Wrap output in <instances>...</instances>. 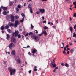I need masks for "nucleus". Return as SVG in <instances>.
<instances>
[{
  "label": "nucleus",
  "instance_id": "obj_33",
  "mask_svg": "<svg viewBox=\"0 0 76 76\" xmlns=\"http://www.w3.org/2000/svg\"><path fill=\"white\" fill-rule=\"evenodd\" d=\"M15 19H18L19 18V16H15Z\"/></svg>",
  "mask_w": 76,
  "mask_h": 76
},
{
  "label": "nucleus",
  "instance_id": "obj_14",
  "mask_svg": "<svg viewBox=\"0 0 76 76\" xmlns=\"http://www.w3.org/2000/svg\"><path fill=\"white\" fill-rule=\"evenodd\" d=\"M4 7L3 6H1V7H0V15H1V9H4Z\"/></svg>",
  "mask_w": 76,
  "mask_h": 76
},
{
  "label": "nucleus",
  "instance_id": "obj_32",
  "mask_svg": "<svg viewBox=\"0 0 76 76\" xmlns=\"http://www.w3.org/2000/svg\"><path fill=\"white\" fill-rule=\"evenodd\" d=\"M70 52L71 53H72V52H74V48L71 49L70 50Z\"/></svg>",
  "mask_w": 76,
  "mask_h": 76
},
{
  "label": "nucleus",
  "instance_id": "obj_1",
  "mask_svg": "<svg viewBox=\"0 0 76 76\" xmlns=\"http://www.w3.org/2000/svg\"><path fill=\"white\" fill-rule=\"evenodd\" d=\"M28 34H29V35H31L32 38L34 39L35 42H38V41L39 40V38L38 37L36 36L35 34H33V33L32 32L29 33Z\"/></svg>",
  "mask_w": 76,
  "mask_h": 76
},
{
  "label": "nucleus",
  "instance_id": "obj_36",
  "mask_svg": "<svg viewBox=\"0 0 76 76\" xmlns=\"http://www.w3.org/2000/svg\"><path fill=\"white\" fill-rule=\"evenodd\" d=\"M43 28H44V29H48V27H47L46 26H44L43 27Z\"/></svg>",
  "mask_w": 76,
  "mask_h": 76
},
{
  "label": "nucleus",
  "instance_id": "obj_21",
  "mask_svg": "<svg viewBox=\"0 0 76 76\" xmlns=\"http://www.w3.org/2000/svg\"><path fill=\"white\" fill-rule=\"evenodd\" d=\"M31 29H34V27L33 25H32V24H31Z\"/></svg>",
  "mask_w": 76,
  "mask_h": 76
},
{
  "label": "nucleus",
  "instance_id": "obj_10",
  "mask_svg": "<svg viewBox=\"0 0 76 76\" xmlns=\"http://www.w3.org/2000/svg\"><path fill=\"white\" fill-rule=\"evenodd\" d=\"M7 40H9V39H10V35H9V34H7Z\"/></svg>",
  "mask_w": 76,
  "mask_h": 76
},
{
  "label": "nucleus",
  "instance_id": "obj_35",
  "mask_svg": "<svg viewBox=\"0 0 76 76\" xmlns=\"http://www.w3.org/2000/svg\"><path fill=\"white\" fill-rule=\"evenodd\" d=\"M17 7L18 8H21V5H18L17 6Z\"/></svg>",
  "mask_w": 76,
  "mask_h": 76
},
{
  "label": "nucleus",
  "instance_id": "obj_18",
  "mask_svg": "<svg viewBox=\"0 0 76 76\" xmlns=\"http://www.w3.org/2000/svg\"><path fill=\"white\" fill-rule=\"evenodd\" d=\"M7 31L9 33H12V30L9 29H8Z\"/></svg>",
  "mask_w": 76,
  "mask_h": 76
},
{
  "label": "nucleus",
  "instance_id": "obj_56",
  "mask_svg": "<svg viewBox=\"0 0 76 76\" xmlns=\"http://www.w3.org/2000/svg\"><path fill=\"white\" fill-rule=\"evenodd\" d=\"M36 14L37 15H38V14H39V12H36Z\"/></svg>",
  "mask_w": 76,
  "mask_h": 76
},
{
  "label": "nucleus",
  "instance_id": "obj_26",
  "mask_svg": "<svg viewBox=\"0 0 76 76\" xmlns=\"http://www.w3.org/2000/svg\"><path fill=\"white\" fill-rule=\"evenodd\" d=\"M3 15H7V12H6V11H4L3 12Z\"/></svg>",
  "mask_w": 76,
  "mask_h": 76
},
{
  "label": "nucleus",
  "instance_id": "obj_41",
  "mask_svg": "<svg viewBox=\"0 0 76 76\" xmlns=\"http://www.w3.org/2000/svg\"><path fill=\"white\" fill-rule=\"evenodd\" d=\"M73 4L74 5V6H76V2H74L73 3Z\"/></svg>",
  "mask_w": 76,
  "mask_h": 76
},
{
  "label": "nucleus",
  "instance_id": "obj_49",
  "mask_svg": "<svg viewBox=\"0 0 76 76\" xmlns=\"http://www.w3.org/2000/svg\"><path fill=\"white\" fill-rule=\"evenodd\" d=\"M31 72H32V70H30L29 71H28V73H31Z\"/></svg>",
  "mask_w": 76,
  "mask_h": 76
},
{
  "label": "nucleus",
  "instance_id": "obj_30",
  "mask_svg": "<svg viewBox=\"0 0 76 76\" xmlns=\"http://www.w3.org/2000/svg\"><path fill=\"white\" fill-rule=\"evenodd\" d=\"M30 11L31 13H33V11H32V8L30 9Z\"/></svg>",
  "mask_w": 76,
  "mask_h": 76
},
{
  "label": "nucleus",
  "instance_id": "obj_43",
  "mask_svg": "<svg viewBox=\"0 0 76 76\" xmlns=\"http://www.w3.org/2000/svg\"><path fill=\"white\" fill-rule=\"evenodd\" d=\"M43 34V32H42V33L39 34V36H41Z\"/></svg>",
  "mask_w": 76,
  "mask_h": 76
},
{
  "label": "nucleus",
  "instance_id": "obj_52",
  "mask_svg": "<svg viewBox=\"0 0 76 76\" xmlns=\"http://www.w3.org/2000/svg\"><path fill=\"white\" fill-rule=\"evenodd\" d=\"M47 0H42V1H47Z\"/></svg>",
  "mask_w": 76,
  "mask_h": 76
},
{
  "label": "nucleus",
  "instance_id": "obj_29",
  "mask_svg": "<svg viewBox=\"0 0 76 76\" xmlns=\"http://www.w3.org/2000/svg\"><path fill=\"white\" fill-rule=\"evenodd\" d=\"M24 21V18H23L22 20H20V22H22V23H23V21Z\"/></svg>",
  "mask_w": 76,
  "mask_h": 76
},
{
  "label": "nucleus",
  "instance_id": "obj_37",
  "mask_svg": "<svg viewBox=\"0 0 76 76\" xmlns=\"http://www.w3.org/2000/svg\"><path fill=\"white\" fill-rule=\"evenodd\" d=\"M18 38H21V36L20 34H18Z\"/></svg>",
  "mask_w": 76,
  "mask_h": 76
},
{
  "label": "nucleus",
  "instance_id": "obj_39",
  "mask_svg": "<svg viewBox=\"0 0 76 76\" xmlns=\"http://www.w3.org/2000/svg\"><path fill=\"white\" fill-rule=\"evenodd\" d=\"M74 29H76V24H75L74 26Z\"/></svg>",
  "mask_w": 76,
  "mask_h": 76
},
{
  "label": "nucleus",
  "instance_id": "obj_17",
  "mask_svg": "<svg viewBox=\"0 0 76 76\" xmlns=\"http://www.w3.org/2000/svg\"><path fill=\"white\" fill-rule=\"evenodd\" d=\"M16 13H18L19 11V9L18 8H16Z\"/></svg>",
  "mask_w": 76,
  "mask_h": 76
},
{
  "label": "nucleus",
  "instance_id": "obj_3",
  "mask_svg": "<svg viewBox=\"0 0 76 76\" xmlns=\"http://www.w3.org/2000/svg\"><path fill=\"white\" fill-rule=\"evenodd\" d=\"M55 60H56V58H54L53 61H51V67H54L56 68V65L55 64Z\"/></svg>",
  "mask_w": 76,
  "mask_h": 76
},
{
  "label": "nucleus",
  "instance_id": "obj_31",
  "mask_svg": "<svg viewBox=\"0 0 76 76\" xmlns=\"http://www.w3.org/2000/svg\"><path fill=\"white\" fill-rule=\"evenodd\" d=\"M28 7L29 8H30V9H32V6H31V4L28 5Z\"/></svg>",
  "mask_w": 76,
  "mask_h": 76
},
{
  "label": "nucleus",
  "instance_id": "obj_61",
  "mask_svg": "<svg viewBox=\"0 0 76 76\" xmlns=\"http://www.w3.org/2000/svg\"><path fill=\"white\" fill-rule=\"evenodd\" d=\"M37 69H34V71H37Z\"/></svg>",
  "mask_w": 76,
  "mask_h": 76
},
{
  "label": "nucleus",
  "instance_id": "obj_34",
  "mask_svg": "<svg viewBox=\"0 0 76 76\" xmlns=\"http://www.w3.org/2000/svg\"><path fill=\"white\" fill-rule=\"evenodd\" d=\"M7 7H4L3 10H7Z\"/></svg>",
  "mask_w": 76,
  "mask_h": 76
},
{
  "label": "nucleus",
  "instance_id": "obj_22",
  "mask_svg": "<svg viewBox=\"0 0 76 76\" xmlns=\"http://www.w3.org/2000/svg\"><path fill=\"white\" fill-rule=\"evenodd\" d=\"M4 26H2L1 27V30H2V31H3V30H4Z\"/></svg>",
  "mask_w": 76,
  "mask_h": 76
},
{
  "label": "nucleus",
  "instance_id": "obj_62",
  "mask_svg": "<svg viewBox=\"0 0 76 76\" xmlns=\"http://www.w3.org/2000/svg\"><path fill=\"white\" fill-rule=\"evenodd\" d=\"M56 69H58V67H57L55 68Z\"/></svg>",
  "mask_w": 76,
  "mask_h": 76
},
{
  "label": "nucleus",
  "instance_id": "obj_25",
  "mask_svg": "<svg viewBox=\"0 0 76 76\" xmlns=\"http://www.w3.org/2000/svg\"><path fill=\"white\" fill-rule=\"evenodd\" d=\"M21 16H22V17H23V18H25V15L24 14H23V13H21Z\"/></svg>",
  "mask_w": 76,
  "mask_h": 76
},
{
  "label": "nucleus",
  "instance_id": "obj_2",
  "mask_svg": "<svg viewBox=\"0 0 76 76\" xmlns=\"http://www.w3.org/2000/svg\"><path fill=\"white\" fill-rule=\"evenodd\" d=\"M8 70L10 72V75L12 76V75H13L16 73V69H12L11 67H9L8 68Z\"/></svg>",
  "mask_w": 76,
  "mask_h": 76
},
{
  "label": "nucleus",
  "instance_id": "obj_12",
  "mask_svg": "<svg viewBox=\"0 0 76 76\" xmlns=\"http://www.w3.org/2000/svg\"><path fill=\"white\" fill-rule=\"evenodd\" d=\"M11 54L15 56V50H14L12 51L11 52Z\"/></svg>",
  "mask_w": 76,
  "mask_h": 76
},
{
  "label": "nucleus",
  "instance_id": "obj_64",
  "mask_svg": "<svg viewBox=\"0 0 76 76\" xmlns=\"http://www.w3.org/2000/svg\"><path fill=\"white\" fill-rule=\"evenodd\" d=\"M67 54H69V51H68L67 52Z\"/></svg>",
  "mask_w": 76,
  "mask_h": 76
},
{
  "label": "nucleus",
  "instance_id": "obj_48",
  "mask_svg": "<svg viewBox=\"0 0 76 76\" xmlns=\"http://www.w3.org/2000/svg\"><path fill=\"white\" fill-rule=\"evenodd\" d=\"M69 50H70V49L69 48H67L66 50V51H69Z\"/></svg>",
  "mask_w": 76,
  "mask_h": 76
},
{
  "label": "nucleus",
  "instance_id": "obj_63",
  "mask_svg": "<svg viewBox=\"0 0 76 76\" xmlns=\"http://www.w3.org/2000/svg\"><path fill=\"white\" fill-rule=\"evenodd\" d=\"M46 22H47L46 21H43V23H46Z\"/></svg>",
  "mask_w": 76,
  "mask_h": 76
},
{
  "label": "nucleus",
  "instance_id": "obj_16",
  "mask_svg": "<svg viewBox=\"0 0 76 76\" xmlns=\"http://www.w3.org/2000/svg\"><path fill=\"white\" fill-rule=\"evenodd\" d=\"M9 28V26L8 25H7L4 28L5 29H8V28Z\"/></svg>",
  "mask_w": 76,
  "mask_h": 76
},
{
  "label": "nucleus",
  "instance_id": "obj_15",
  "mask_svg": "<svg viewBox=\"0 0 76 76\" xmlns=\"http://www.w3.org/2000/svg\"><path fill=\"white\" fill-rule=\"evenodd\" d=\"M15 24H17V25H19V22L18 20H17L15 22Z\"/></svg>",
  "mask_w": 76,
  "mask_h": 76
},
{
  "label": "nucleus",
  "instance_id": "obj_57",
  "mask_svg": "<svg viewBox=\"0 0 76 76\" xmlns=\"http://www.w3.org/2000/svg\"><path fill=\"white\" fill-rule=\"evenodd\" d=\"M69 9L70 10H71L72 11H73V10H72V8H71V7H70L69 8Z\"/></svg>",
  "mask_w": 76,
  "mask_h": 76
},
{
  "label": "nucleus",
  "instance_id": "obj_53",
  "mask_svg": "<svg viewBox=\"0 0 76 76\" xmlns=\"http://www.w3.org/2000/svg\"><path fill=\"white\" fill-rule=\"evenodd\" d=\"M69 18H70V22H71L72 20V18H71V17H70Z\"/></svg>",
  "mask_w": 76,
  "mask_h": 76
},
{
  "label": "nucleus",
  "instance_id": "obj_6",
  "mask_svg": "<svg viewBox=\"0 0 76 76\" xmlns=\"http://www.w3.org/2000/svg\"><path fill=\"white\" fill-rule=\"evenodd\" d=\"M11 22H14L15 21V16H13V15H11Z\"/></svg>",
  "mask_w": 76,
  "mask_h": 76
},
{
  "label": "nucleus",
  "instance_id": "obj_44",
  "mask_svg": "<svg viewBox=\"0 0 76 76\" xmlns=\"http://www.w3.org/2000/svg\"><path fill=\"white\" fill-rule=\"evenodd\" d=\"M73 17H76V13H75L73 16Z\"/></svg>",
  "mask_w": 76,
  "mask_h": 76
},
{
  "label": "nucleus",
  "instance_id": "obj_20",
  "mask_svg": "<svg viewBox=\"0 0 76 76\" xmlns=\"http://www.w3.org/2000/svg\"><path fill=\"white\" fill-rule=\"evenodd\" d=\"M13 26H14L15 28H16V27L18 26V25L15 23V24H13Z\"/></svg>",
  "mask_w": 76,
  "mask_h": 76
},
{
  "label": "nucleus",
  "instance_id": "obj_27",
  "mask_svg": "<svg viewBox=\"0 0 76 76\" xmlns=\"http://www.w3.org/2000/svg\"><path fill=\"white\" fill-rule=\"evenodd\" d=\"M43 34H44V35H45V36H46V35H47V34L46 32H44V31H43Z\"/></svg>",
  "mask_w": 76,
  "mask_h": 76
},
{
  "label": "nucleus",
  "instance_id": "obj_23",
  "mask_svg": "<svg viewBox=\"0 0 76 76\" xmlns=\"http://www.w3.org/2000/svg\"><path fill=\"white\" fill-rule=\"evenodd\" d=\"M64 65L66 67H69V64L67 63H65Z\"/></svg>",
  "mask_w": 76,
  "mask_h": 76
},
{
  "label": "nucleus",
  "instance_id": "obj_51",
  "mask_svg": "<svg viewBox=\"0 0 76 76\" xmlns=\"http://www.w3.org/2000/svg\"><path fill=\"white\" fill-rule=\"evenodd\" d=\"M61 65H62V66H64V63H62L61 64Z\"/></svg>",
  "mask_w": 76,
  "mask_h": 76
},
{
  "label": "nucleus",
  "instance_id": "obj_45",
  "mask_svg": "<svg viewBox=\"0 0 76 76\" xmlns=\"http://www.w3.org/2000/svg\"><path fill=\"white\" fill-rule=\"evenodd\" d=\"M28 35H29V34L27 33L25 35V37H27L28 36Z\"/></svg>",
  "mask_w": 76,
  "mask_h": 76
},
{
  "label": "nucleus",
  "instance_id": "obj_9",
  "mask_svg": "<svg viewBox=\"0 0 76 76\" xmlns=\"http://www.w3.org/2000/svg\"><path fill=\"white\" fill-rule=\"evenodd\" d=\"M36 53H37V50H36L35 49H34L32 52V53L33 54V56H35V55H34V54Z\"/></svg>",
  "mask_w": 76,
  "mask_h": 76
},
{
  "label": "nucleus",
  "instance_id": "obj_60",
  "mask_svg": "<svg viewBox=\"0 0 76 76\" xmlns=\"http://www.w3.org/2000/svg\"><path fill=\"white\" fill-rule=\"evenodd\" d=\"M56 22H57V23H58V20H56Z\"/></svg>",
  "mask_w": 76,
  "mask_h": 76
},
{
  "label": "nucleus",
  "instance_id": "obj_24",
  "mask_svg": "<svg viewBox=\"0 0 76 76\" xmlns=\"http://www.w3.org/2000/svg\"><path fill=\"white\" fill-rule=\"evenodd\" d=\"M73 37H75V38H76V33H75V32H74L73 33Z\"/></svg>",
  "mask_w": 76,
  "mask_h": 76
},
{
  "label": "nucleus",
  "instance_id": "obj_11",
  "mask_svg": "<svg viewBox=\"0 0 76 76\" xmlns=\"http://www.w3.org/2000/svg\"><path fill=\"white\" fill-rule=\"evenodd\" d=\"M66 47H64L63 53L65 55H66V52H65L66 51Z\"/></svg>",
  "mask_w": 76,
  "mask_h": 76
},
{
  "label": "nucleus",
  "instance_id": "obj_54",
  "mask_svg": "<svg viewBox=\"0 0 76 76\" xmlns=\"http://www.w3.org/2000/svg\"><path fill=\"white\" fill-rule=\"evenodd\" d=\"M10 5H12V2H10Z\"/></svg>",
  "mask_w": 76,
  "mask_h": 76
},
{
  "label": "nucleus",
  "instance_id": "obj_46",
  "mask_svg": "<svg viewBox=\"0 0 76 76\" xmlns=\"http://www.w3.org/2000/svg\"><path fill=\"white\" fill-rule=\"evenodd\" d=\"M15 2L14 3H16V2H17V1H18V0H14Z\"/></svg>",
  "mask_w": 76,
  "mask_h": 76
},
{
  "label": "nucleus",
  "instance_id": "obj_55",
  "mask_svg": "<svg viewBox=\"0 0 76 76\" xmlns=\"http://www.w3.org/2000/svg\"><path fill=\"white\" fill-rule=\"evenodd\" d=\"M1 32L2 34H4V31H3V30H2V31H1Z\"/></svg>",
  "mask_w": 76,
  "mask_h": 76
},
{
  "label": "nucleus",
  "instance_id": "obj_5",
  "mask_svg": "<svg viewBox=\"0 0 76 76\" xmlns=\"http://www.w3.org/2000/svg\"><path fill=\"white\" fill-rule=\"evenodd\" d=\"M11 41L12 42H13L14 44H16V38H15V37H12Z\"/></svg>",
  "mask_w": 76,
  "mask_h": 76
},
{
  "label": "nucleus",
  "instance_id": "obj_40",
  "mask_svg": "<svg viewBox=\"0 0 76 76\" xmlns=\"http://www.w3.org/2000/svg\"><path fill=\"white\" fill-rule=\"evenodd\" d=\"M6 19L7 20H9V16H7L6 17Z\"/></svg>",
  "mask_w": 76,
  "mask_h": 76
},
{
  "label": "nucleus",
  "instance_id": "obj_38",
  "mask_svg": "<svg viewBox=\"0 0 76 76\" xmlns=\"http://www.w3.org/2000/svg\"><path fill=\"white\" fill-rule=\"evenodd\" d=\"M28 54H29L30 57H32V55L31 54V53L30 52H28Z\"/></svg>",
  "mask_w": 76,
  "mask_h": 76
},
{
  "label": "nucleus",
  "instance_id": "obj_59",
  "mask_svg": "<svg viewBox=\"0 0 76 76\" xmlns=\"http://www.w3.org/2000/svg\"><path fill=\"white\" fill-rule=\"evenodd\" d=\"M6 61H4V64H6Z\"/></svg>",
  "mask_w": 76,
  "mask_h": 76
},
{
  "label": "nucleus",
  "instance_id": "obj_58",
  "mask_svg": "<svg viewBox=\"0 0 76 76\" xmlns=\"http://www.w3.org/2000/svg\"><path fill=\"white\" fill-rule=\"evenodd\" d=\"M42 19L43 20H44V16H42Z\"/></svg>",
  "mask_w": 76,
  "mask_h": 76
},
{
  "label": "nucleus",
  "instance_id": "obj_8",
  "mask_svg": "<svg viewBox=\"0 0 76 76\" xmlns=\"http://www.w3.org/2000/svg\"><path fill=\"white\" fill-rule=\"evenodd\" d=\"M39 11L41 12V13H44L45 12V10L44 9H43L42 10L40 9Z\"/></svg>",
  "mask_w": 76,
  "mask_h": 76
},
{
  "label": "nucleus",
  "instance_id": "obj_50",
  "mask_svg": "<svg viewBox=\"0 0 76 76\" xmlns=\"http://www.w3.org/2000/svg\"><path fill=\"white\" fill-rule=\"evenodd\" d=\"M35 31H36V34H38V31H37V30H35Z\"/></svg>",
  "mask_w": 76,
  "mask_h": 76
},
{
  "label": "nucleus",
  "instance_id": "obj_19",
  "mask_svg": "<svg viewBox=\"0 0 76 76\" xmlns=\"http://www.w3.org/2000/svg\"><path fill=\"white\" fill-rule=\"evenodd\" d=\"M70 30L71 32V33H72V32H73V28H72V27H70Z\"/></svg>",
  "mask_w": 76,
  "mask_h": 76
},
{
  "label": "nucleus",
  "instance_id": "obj_4",
  "mask_svg": "<svg viewBox=\"0 0 76 76\" xmlns=\"http://www.w3.org/2000/svg\"><path fill=\"white\" fill-rule=\"evenodd\" d=\"M8 47L10 49H12V48H14L15 47V45L13 43L11 42L9 44Z\"/></svg>",
  "mask_w": 76,
  "mask_h": 76
},
{
  "label": "nucleus",
  "instance_id": "obj_28",
  "mask_svg": "<svg viewBox=\"0 0 76 76\" xmlns=\"http://www.w3.org/2000/svg\"><path fill=\"white\" fill-rule=\"evenodd\" d=\"M17 61L18 63H20V60H19V59H18L17 60Z\"/></svg>",
  "mask_w": 76,
  "mask_h": 76
},
{
  "label": "nucleus",
  "instance_id": "obj_47",
  "mask_svg": "<svg viewBox=\"0 0 76 76\" xmlns=\"http://www.w3.org/2000/svg\"><path fill=\"white\" fill-rule=\"evenodd\" d=\"M69 47V45H67L66 46L65 48H68Z\"/></svg>",
  "mask_w": 76,
  "mask_h": 76
},
{
  "label": "nucleus",
  "instance_id": "obj_13",
  "mask_svg": "<svg viewBox=\"0 0 76 76\" xmlns=\"http://www.w3.org/2000/svg\"><path fill=\"white\" fill-rule=\"evenodd\" d=\"M8 25H9L10 26H13V24L11 23L10 22L8 23Z\"/></svg>",
  "mask_w": 76,
  "mask_h": 76
},
{
  "label": "nucleus",
  "instance_id": "obj_42",
  "mask_svg": "<svg viewBox=\"0 0 76 76\" xmlns=\"http://www.w3.org/2000/svg\"><path fill=\"white\" fill-rule=\"evenodd\" d=\"M30 48V46L29 45H28L26 48Z\"/></svg>",
  "mask_w": 76,
  "mask_h": 76
},
{
  "label": "nucleus",
  "instance_id": "obj_7",
  "mask_svg": "<svg viewBox=\"0 0 76 76\" xmlns=\"http://www.w3.org/2000/svg\"><path fill=\"white\" fill-rule=\"evenodd\" d=\"M18 33L19 32H18V31H15V32L13 33V34L12 35V37H14L15 35V36H17Z\"/></svg>",
  "mask_w": 76,
  "mask_h": 76
}]
</instances>
